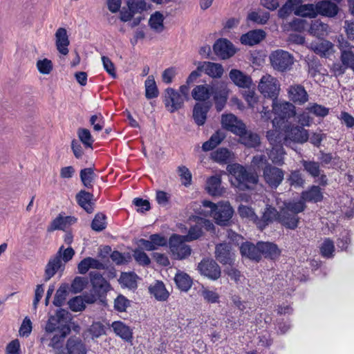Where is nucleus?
<instances>
[{"mask_svg":"<svg viewBox=\"0 0 354 354\" xmlns=\"http://www.w3.org/2000/svg\"><path fill=\"white\" fill-rule=\"evenodd\" d=\"M267 138L270 145H272V148L268 153L269 158L274 164L282 165L283 164L284 151L281 145V137L277 130H271L268 131Z\"/></svg>","mask_w":354,"mask_h":354,"instance_id":"obj_5","label":"nucleus"},{"mask_svg":"<svg viewBox=\"0 0 354 354\" xmlns=\"http://www.w3.org/2000/svg\"><path fill=\"white\" fill-rule=\"evenodd\" d=\"M213 48L216 55L224 59L232 57L236 53L233 44L226 39L218 40Z\"/></svg>","mask_w":354,"mask_h":354,"instance_id":"obj_18","label":"nucleus"},{"mask_svg":"<svg viewBox=\"0 0 354 354\" xmlns=\"http://www.w3.org/2000/svg\"><path fill=\"white\" fill-rule=\"evenodd\" d=\"M137 7H134V2L131 3L129 6V10H122L120 12V19L123 21H128L131 20L133 17V12L135 10H142L145 8V3L142 0L136 1Z\"/></svg>","mask_w":354,"mask_h":354,"instance_id":"obj_46","label":"nucleus"},{"mask_svg":"<svg viewBox=\"0 0 354 354\" xmlns=\"http://www.w3.org/2000/svg\"><path fill=\"white\" fill-rule=\"evenodd\" d=\"M320 252L322 255L324 257H332L335 252L333 242L328 239H325L320 246Z\"/></svg>","mask_w":354,"mask_h":354,"instance_id":"obj_55","label":"nucleus"},{"mask_svg":"<svg viewBox=\"0 0 354 354\" xmlns=\"http://www.w3.org/2000/svg\"><path fill=\"white\" fill-rule=\"evenodd\" d=\"M195 221L196 225L191 227L188 234L185 236L188 241L197 239L200 237L203 233V228L206 230H211L214 227L213 223L210 221L203 218H196Z\"/></svg>","mask_w":354,"mask_h":354,"instance_id":"obj_15","label":"nucleus"},{"mask_svg":"<svg viewBox=\"0 0 354 354\" xmlns=\"http://www.w3.org/2000/svg\"><path fill=\"white\" fill-rule=\"evenodd\" d=\"M90 276L93 287L99 295H102L110 290L109 283L97 271L91 272Z\"/></svg>","mask_w":354,"mask_h":354,"instance_id":"obj_23","label":"nucleus"},{"mask_svg":"<svg viewBox=\"0 0 354 354\" xmlns=\"http://www.w3.org/2000/svg\"><path fill=\"white\" fill-rule=\"evenodd\" d=\"M114 333L122 339L128 341L132 338L131 329L122 322L117 321L111 324Z\"/></svg>","mask_w":354,"mask_h":354,"instance_id":"obj_36","label":"nucleus"},{"mask_svg":"<svg viewBox=\"0 0 354 354\" xmlns=\"http://www.w3.org/2000/svg\"><path fill=\"white\" fill-rule=\"evenodd\" d=\"M203 205L205 207L209 209L210 216L220 225H226L232 217L234 211L230 204L225 202H219L215 204L209 201H203Z\"/></svg>","mask_w":354,"mask_h":354,"instance_id":"obj_3","label":"nucleus"},{"mask_svg":"<svg viewBox=\"0 0 354 354\" xmlns=\"http://www.w3.org/2000/svg\"><path fill=\"white\" fill-rule=\"evenodd\" d=\"M200 273L212 280H216L221 276V269L213 260H203L198 266Z\"/></svg>","mask_w":354,"mask_h":354,"instance_id":"obj_12","label":"nucleus"},{"mask_svg":"<svg viewBox=\"0 0 354 354\" xmlns=\"http://www.w3.org/2000/svg\"><path fill=\"white\" fill-rule=\"evenodd\" d=\"M223 127L234 134L239 135L243 132L245 124L233 114H226L222 116Z\"/></svg>","mask_w":354,"mask_h":354,"instance_id":"obj_16","label":"nucleus"},{"mask_svg":"<svg viewBox=\"0 0 354 354\" xmlns=\"http://www.w3.org/2000/svg\"><path fill=\"white\" fill-rule=\"evenodd\" d=\"M69 308L75 312L81 311L84 309L85 304L83 297L78 296L73 298L68 301Z\"/></svg>","mask_w":354,"mask_h":354,"instance_id":"obj_62","label":"nucleus"},{"mask_svg":"<svg viewBox=\"0 0 354 354\" xmlns=\"http://www.w3.org/2000/svg\"><path fill=\"white\" fill-rule=\"evenodd\" d=\"M145 95L148 99L156 97L158 95V90L153 76L149 75L145 81Z\"/></svg>","mask_w":354,"mask_h":354,"instance_id":"obj_48","label":"nucleus"},{"mask_svg":"<svg viewBox=\"0 0 354 354\" xmlns=\"http://www.w3.org/2000/svg\"><path fill=\"white\" fill-rule=\"evenodd\" d=\"M137 276L134 273H122L120 278V282L122 285L130 289L137 287Z\"/></svg>","mask_w":354,"mask_h":354,"instance_id":"obj_50","label":"nucleus"},{"mask_svg":"<svg viewBox=\"0 0 354 354\" xmlns=\"http://www.w3.org/2000/svg\"><path fill=\"white\" fill-rule=\"evenodd\" d=\"M212 85L201 84L194 88L192 97L197 101H206L211 96Z\"/></svg>","mask_w":354,"mask_h":354,"instance_id":"obj_34","label":"nucleus"},{"mask_svg":"<svg viewBox=\"0 0 354 354\" xmlns=\"http://www.w3.org/2000/svg\"><path fill=\"white\" fill-rule=\"evenodd\" d=\"M149 292L156 300L160 301H166L169 296V292L165 288L162 281H156L149 286Z\"/></svg>","mask_w":354,"mask_h":354,"instance_id":"obj_25","label":"nucleus"},{"mask_svg":"<svg viewBox=\"0 0 354 354\" xmlns=\"http://www.w3.org/2000/svg\"><path fill=\"white\" fill-rule=\"evenodd\" d=\"M221 184L220 176H213L207 180L206 189L212 196H221L223 192V188Z\"/></svg>","mask_w":354,"mask_h":354,"instance_id":"obj_35","label":"nucleus"},{"mask_svg":"<svg viewBox=\"0 0 354 354\" xmlns=\"http://www.w3.org/2000/svg\"><path fill=\"white\" fill-rule=\"evenodd\" d=\"M36 66L39 72L43 75L50 74L53 68V62L47 58L37 60Z\"/></svg>","mask_w":354,"mask_h":354,"instance_id":"obj_52","label":"nucleus"},{"mask_svg":"<svg viewBox=\"0 0 354 354\" xmlns=\"http://www.w3.org/2000/svg\"><path fill=\"white\" fill-rule=\"evenodd\" d=\"M328 26L319 20L312 21L309 32L317 37L326 36L328 34Z\"/></svg>","mask_w":354,"mask_h":354,"instance_id":"obj_43","label":"nucleus"},{"mask_svg":"<svg viewBox=\"0 0 354 354\" xmlns=\"http://www.w3.org/2000/svg\"><path fill=\"white\" fill-rule=\"evenodd\" d=\"M92 339L97 338L106 333L104 326L100 322L93 323L87 331Z\"/></svg>","mask_w":354,"mask_h":354,"instance_id":"obj_57","label":"nucleus"},{"mask_svg":"<svg viewBox=\"0 0 354 354\" xmlns=\"http://www.w3.org/2000/svg\"><path fill=\"white\" fill-rule=\"evenodd\" d=\"M209 106L207 104L196 103L193 109V118L195 122L199 125H203L207 118V113Z\"/></svg>","mask_w":354,"mask_h":354,"instance_id":"obj_31","label":"nucleus"},{"mask_svg":"<svg viewBox=\"0 0 354 354\" xmlns=\"http://www.w3.org/2000/svg\"><path fill=\"white\" fill-rule=\"evenodd\" d=\"M340 60L346 68H351L352 71L354 70V53L353 50H344L341 53Z\"/></svg>","mask_w":354,"mask_h":354,"instance_id":"obj_56","label":"nucleus"},{"mask_svg":"<svg viewBox=\"0 0 354 354\" xmlns=\"http://www.w3.org/2000/svg\"><path fill=\"white\" fill-rule=\"evenodd\" d=\"M259 247L261 249V256L264 255L266 257L275 259L279 255L280 251L277 245L274 243L261 242L259 243Z\"/></svg>","mask_w":354,"mask_h":354,"instance_id":"obj_40","label":"nucleus"},{"mask_svg":"<svg viewBox=\"0 0 354 354\" xmlns=\"http://www.w3.org/2000/svg\"><path fill=\"white\" fill-rule=\"evenodd\" d=\"M163 102L167 110L170 113H174L183 106L185 100L182 97V95H179L178 91L172 88H167L164 93Z\"/></svg>","mask_w":354,"mask_h":354,"instance_id":"obj_9","label":"nucleus"},{"mask_svg":"<svg viewBox=\"0 0 354 354\" xmlns=\"http://www.w3.org/2000/svg\"><path fill=\"white\" fill-rule=\"evenodd\" d=\"M86 348L80 339L76 337L70 338L66 347L57 351V354H85Z\"/></svg>","mask_w":354,"mask_h":354,"instance_id":"obj_21","label":"nucleus"},{"mask_svg":"<svg viewBox=\"0 0 354 354\" xmlns=\"http://www.w3.org/2000/svg\"><path fill=\"white\" fill-rule=\"evenodd\" d=\"M310 48L315 53L325 57H329L335 52L333 44L327 40L312 43Z\"/></svg>","mask_w":354,"mask_h":354,"instance_id":"obj_26","label":"nucleus"},{"mask_svg":"<svg viewBox=\"0 0 354 354\" xmlns=\"http://www.w3.org/2000/svg\"><path fill=\"white\" fill-rule=\"evenodd\" d=\"M229 77L233 83L239 87L249 88L252 84L250 76L237 69H232L230 71Z\"/></svg>","mask_w":354,"mask_h":354,"instance_id":"obj_24","label":"nucleus"},{"mask_svg":"<svg viewBox=\"0 0 354 354\" xmlns=\"http://www.w3.org/2000/svg\"><path fill=\"white\" fill-rule=\"evenodd\" d=\"M229 90L224 82H217L212 85L211 95H213L217 111H221L227 99Z\"/></svg>","mask_w":354,"mask_h":354,"instance_id":"obj_10","label":"nucleus"},{"mask_svg":"<svg viewBox=\"0 0 354 354\" xmlns=\"http://www.w3.org/2000/svg\"><path fill=\"white\" fill-rule=\"evenodd\" d=\"M301 3V0H288L285 5L279 10V17L286 18L292 12H295L296 7Z\"/></svg>","mask_w":354,"mask_h":354,"instance_id":"obj_47","label":"nucleus"},{"mask_svg":"<svg viewBox=\"0 0 354 354\" xmlns=\"http://www.w3.org/2000/svg\"><path fill=\"white\" fill-rule=\"evenodd\" d=\"M270 64L272 68L279 71L289 70L293 64V57L287 51L277 50L270 55Z\"/></svg>","mask_w":354,"mask_h":354,"instance_id":"obj_7","label":"nucleus"},{"mask_svg":"<svg viewBox=\"0 0 354 354\" xmlns=\"http://www.w3.org/2000/svg\"><path fill=\"white\" fill-rule=\"evenodd\" d=\"M93 196L85 191H81L77 195V200L79 205L83 207L87 212L91 213L93 212V203L91 198Z\"/></svg>","mask_w":354,"mask_h":354,"instance_id":"obj_44","label":"nucleus"},{"mask_svg":"<svg viewBox=\"0 0 354 354\" xmlns=\"http://www.w3.org/2000/svg\"><path fill=\"white\" fill-rule=\"evenodd\" d=\"M323 196L321 189L318 186H313L311 188L306 192H302L301 199L298 202L302 201L304 203L308 202H318L322 200ZM305 205V204H304ZM306 206H304L305 207Z\"/></svg>","mask_w":354,"mask_h":354,"instance_id":"obj_37","label":"nucleus"},{"mask_svg":"<svg viewBox=\"0 0 354 354\" xmlns=\"http://www.w3.org/2000/svg\"><path fill=\"white\" fill-rule=\"evenodd\" d=\"M188 241L185 236L174 234L169 239V250L176 259H183L191 254V248L185 243Z\"/></svg>","mask_w":354,"mask_h":354,"instance_id":"obj_6","label":"nucleus"},{"mask_svg":"<svg viewBox=\"0 0 354 354\" xmlns=\"http://www.w3.org/2000/svg\"><path fill=\"white\" fill-rule=\"evenodd\" d=\"M55 37L58 52L63 55H68L70 41L66 30L64 28H59L55 32Z\"/></svg>","mask_w":354,"mask_h":354,"instance_id":"obj_20","label":"nucleus"},{"mask_svg":"<svg viewBox=\"0 0 354 354\" xmlns=\"http://www.w3.org/2000/svg\"><path fill=\"white\" fill-rule=\"evenodd\" d=\"M197 69L214 78H219L223 73V66L220 64L210 62L200 63Z\"/></svg>","mask_w":354,"mask_h":354,"instance_id":"obj_22","label":"nucleus"},{"mask_svg":"<svg viewBox=\"0 0 354 354\" xmlns=\"http://www.w3.org/2000/svg\"><path fill=\"white\" fill-rule=\"evenodd\" d=\"M96 175L91 168H86L80 171V178L84 185L88 188L92 187L93 182Z\"/></svg>","mask_w":354,"mask_h":354,"instance_id":"obj_51","label":"nucleus"},{"mask_svg":"<svg viewBox=\"0 0 354 354\" xmlns=\"http://www.w3.org/2000/svg\"><path fill=\"white\" fill-rule=\"evenodd\" d=\"M229 173L234 177L232 183L241 189H250L258 182V176L255 173H249L239 164L229 165L227 167Z\"/></svg>","mask_w":354,"mask_h":354,"instance_id":"obj_2","label":"nucleus"},{"mask_svg":"<svg viewBox=\"0 0 354 354\" xmlns=\"http://www.w3.org/2000/svg\"><path fill=\"white\" fill-rule=\"evenodd\" d=\"M304 169L313 177H318L320 175L319 165L317 162L313 161H302Z\"/></svg>","mask_w":354,"mask_h":354,"instance_id":"obj_58","label":"nucleus"},{"mask_svg":"<svg viewBox=\"0 0 354 354\" xmlns=\"http://www.w3.org/2000/svg\"><path fill=\"white\" fill-rule=\"evenodd\" d=\"M212 157L218 162L227 163L231 160L232 153L225 148H220L212 153Z\"/></svg>","mask_w":354,"mask_h":354,"instance_id":"obj_49","label":"nucleus"},{"mask_svg":"<svg viewBox=\"0 0 354 354\" xmlns=\"http://www.w3.org/2000/svg\"><path fill=\"white\" fill-rule=\"evenodd\" d=\"M164 19V15L160 12L156 11L150 17L149 21V26L157 32H161L165 28L163 24Z\"/></svg>","mask_w":354,"mask_h":354,"instance_id":"obj_42","label":"nucleus"},{"mask_svg":"<svg viewBox=\"0 0 354 354\" xmlns=\"http://www.w3.org/2000/svg\"><path fill=\"white\" fill-rule=\"evenodd\" d=\"M176 284L178 288L183 291H188L192 285L191 277L185 272L178 271L174 278Z\"/></svg>","mask_w":354,"mask_h":354,"instance_id":"obj_39","label":"nucleus"},{"mask_svg":"<svg viewBox=\"0 0 354 354\" xmlns=\"http://www.w3.org/2000/svg\"><path fill=\"white\" fill-rule=\"evenodd\" d=\"M283 171L271 165L266 166L263 169V177L266 182L271 187H277L283 179Z\"/></svg>","mask_w":354,"mask_h":354,"instance_id":"obj_14","label":"nucleus"},{"mask_svg":"<svg viewBox=\"0 0 354 354\" xmlns=\"http://www.w3.org/2000/svg\"><path fill=\"white\" fill-rule=\"evenodd\" d=\"M306 110L317 117H325L328 114V109L317 104H309Z\"/></svg>","mask_w":354,"mask_h":354,"instance_id":"obj_60","label":"nucleus"},{"mask_svg":"<svg viewBox=\"0 0 354 354\" xmlns=\"http://www.w3.org/2000/svg\"><path fill=\"white\" fill-rule=\"evenodd\" d=\"M239 142L248 147H256L260 144V138L258 134L251 131H248L246 127L243 132L238 135Z\"/></svg>","mask_w":354,"mask_h":354,"instance_id":"obj_29","label":"nucleus"},{"mask_svg":"<svg viewBox=\"0 0 354 354\" xmlns=\"http://www.w3.org/2000/svg\"><path fill=\"white\" fill-rule=\"evenodd\" d=\"M289 99L298 105H303L308 101V94L300 84H293L288 88Z\"/></svg>","mask_w":354,"mask_h":354,"instance_id":"obj_19","label":"nucleus"},{"mask_svg":"<svg viewBox=\"0 0 354 354\" xmlns=\"http://www.w3.org/2000/svg\"><path fill=\"white\" fill-rule=\"evenodd\" d=\"M68 294V287L66 285H62L56 292L53 304L56 306H61L66 301Z\"/></svg>","mask_w":354,"mask_h":354,"instance_id":"obj_54","label":"nucleus"},{"mask_svg":"<svg viewBox=\"0 0 354 354\" xmlns=\"http://www.w3.org/2000/svg\"><path fill=\"white\" fill-rule=\"evenodd\" d=\"M279 208L280 212H278L271 206L266 207L261 219L257 223L258 227L263 230L268 223L278 221L287 228L295 229L299 221L297 214L304 210L303 202H285Z\"/></svg>","mask_w":354,"mask_h":354,"instance_id":"obj_1","label":"nucleus"},{"mask_svg":"<svg viewBox=\"0 0 354 354\" xmlns=\"http://www.w3.org/2000/svg\"><path fill=\"white\" fill-rule=\"evenodd\" d=\"M260 250L259 243H258L257 245L250 243H245L242 244L240 248V251L243 256L254 260H259L261 258Z\"/></svg>","mask_w":354,"mask_h":354,"instance_id":"obj_32","label":"nucleus"},{"mask_svg":"<svg viewBox=\"0 0 354 354\" xmlns=\"http://www.w3.org/2000/svg\"><path fill=\"white\" fill-rule=\"evenodd\" d=\"M317 15L318 13L328 17H333L337 14V5L329 1H323L316 4Z\"/></svg>","mask_w":354,"mask_h":354,"instance_id":"obj_33","label":"nucleus"},{"mask_svg":"<svg viewBox=\"0 0 354 354\" xmlns=\"http://www.w3.org/2000/svg\"><path fill=\"white\" fill-rule=\"evenodd\" d=\"M308 139V133L307 130L301 127H288L286 131V136L283 138V143L286 145H288L290 141H293L299 143H304Z\"/></svg>","mask_w":354,"mask_h":354,"instance_id":"obj_13","label":"nucleus"},{"mask_svg":"<svg viewBox=\"0 0 354 354\" xmlns=\"http://www.w3.org/2000/svg\"><path fill=\"white\" fill-rule=\"evenodd\" d=\"M295 14L301 17L314 18L317 16L316 6L313 4L298 5Z\"/></svg>","mask_w":354,"mask_h":354,"instance_id":"obj_45","label":"nucleus"},{"mask_svg":"<svg viewBox=\"0 0 354 354\" xmlns=\"http://www.w3.org/2000/svg\"><path fill=\"white\" fill-rule=\"evenodd\" d=\"M266 37V32L262 30L249 31L241 37V42L245 45L253 46L259 44Z\"/></svg>","mask_w":354,"mask_h":354,"instance_id":"obj_28","label":"nucleus"},{"mask_svg":"<svg viewBox=\"0 0 354 354\" xmlns=\"http://www.w3.org/2000/svg\"><path fill=\"white\" fill-rule=\"evenodd\" d=\"M231 248L228 244L221 243L216 247V258L223 264L230 263L233 254L230 252Z\"/></svg>","mask_w":354,"mask_h":354,"instance_id":"obj_30","label":"nucleus"},{"mask_svg":"<svg viewBox=\"0 0 354 354\" xmlns=\"http://www.w3.org/2000/svg\"><path fill=\"white\" fill-rule=\"evenodd\" d=\"M272 112L274 115H277L279 120L275 117L272 120L273 127L277 125L280 127L279 122L285 119H288L295 115V106L290 102H276L273 101L272 103Z\"/></svg>","mask_w":354,"mask_h":354,"instance_id":"obj_8","label":"nucleus"},{"mask_svg":"<svg viewBox=\"0 0 354 354\" xmlns=\"http://www.w3.org/2000/svg\"><path fill=\"white\" fill-rule=\"evenodd\" d=\"M61 252L57 251L49 259L45 268L44 280L46 281L50 280L57 272H62L64 270L65 263L61 259Z\"/></svg>","mask_w":354,"mask_h":354,"instance_id":"obj_11","label":"nucleus"},{"mask_svg":"<svg viewBox=\"0 0 354 354\" xmlns=\"http://www.w3.org/2000/svg\"><path fill=\"white\" fill-rule=\"evenodd\" d=\"M75 221L76 218L74 217L59 215L51 222L47 230L48 232H53L57 230H64L71 225L75 223Z\"/></svg>","mask_w":354,"mask_h":354,"instance_id":"obj_27","label":"nucleus"},{"mask_svg":"<svg viewBox=\"0 0 354 354\" xmlns=\"http://www.w3.org/2000/svg\"><path fill=\"white\" fill-rule=\"evenodd\" d=\"M78 136L80 140L86 147H91L93 142H94L90 131L86 129H80L78 130Z\"/></svg>","mask_w":354,"mask_h":354,"instance_id":"obj_63","label":"nucleus"},{"mask_svg":"<svg viewBox=\"0 0 354 354\" xmlns=\"http://www.w3.org/2000/svg\"><path fill=\"white\" fill-rule=\"evenodd\" d=\"M239 213L240 216L243 218H248L250 221H252L257 223V217L255 215L253 209L248 206L240 205L239 207Z\"/></svg>","mask_w":354,"mask_h":354,"instance_id":"obj_61","label":"nucleus"},{"mask_svg":"<svg viewBox=\"0 0 354 354\" xmlns=\"http://www.w3.org/2000/svg\"><path fill=\"white\" fill-rule=\"evenodd\" d=\"M90 268L100 270L104 268V265L98 260L87 257L80 261L77 269L80 274H85Z\"/></svg>","mask_w":354,"mask_h":354,"instance_id":"obj_38","label":"nucleus"},{"mask_svg":"<svg viewBox=\"0 0 354 354\" xmlns=\"http://www.w3.org/2000/svg\"><path fill=\"white\" fill-rule=\"evenodd\" d=\"M201 295L204 299L209 303H217L219 300V295L215 291L207 288L203 287Z\"/></svg>","mask_w":354,"mask_h":354,"instance_id":"obj_59","label":"nucleus"},{"mask_svg":"<svg viewBox=\"0 0 354 354\" xmlns=\"http://www.w3.org/2000/svg\"><path fill=\"white\" fill-rule=\"evenodd\" d=\"M71 331L69 326H63L61 330L55 331L56 334L51 339L50 345L53 346L57 353L58 350H61L62 347L60 346V343L64 341L66 336L69 334Z\"/></svg>","mask_w":354,"mask_h":354,"instance_id":"obj_41","label":"nucleus"},{"mask_svg":"<svg viewBox=\"0 0 354 354\" xmlns=\"http://www.w3.org/2000/svg\"><path fill=\"white\" fill-rule=\"evenodd\" d=\"M68 312L65 310H59L56 315L50 317L46 326V330L48 333L61 330L63 326L66 325Z\"/></svg>","mask_w":354,"mask_h":354,"instance_id":"obj_17","label":"nucleus"},{"mask_svg":"<svg viewBox=\"0 0 354 354\" xmlns=\"http://www.w3.org/2000/svg\"><path fill=\"white\" fill-rule=\"evenodd\" d=\"M280 86V83L276 77L266 74L260 79L258 90L263 97L274 101L279 94Z\"/></svg>","mask_w":354,"mask_h":354,"instance_id":"obj_4","label":"nucleus"},{"mask_svg":"<svg viewBox=\"0 0 354 354\" xmlns=\"http://www.w3.org/2000/svg\"><path fill=\"white\" fill-rule=\"evenodd\" d=\"M269 17V12L265 11L252 12L248 16V19L260 24H265Z\"/></svg>","mask_w":354,"mask_h":354,"instance_id":"obj_53","label":"nucleus"},{"mask_svg":"<svg viewBox=\"0 0 354 354\" xmlns=\"http://www.w3.org/2000/svg\"><path fill=\"white\" fill-rule=\"evenodd\" d=\"M129 301L122 295H119L114 301V308L120 312H124L129 306Z\"/></svg>","mask_w":354,"mask_h":354,"instance_id":"obj_64","label":"nucleus"}]
</instances>
